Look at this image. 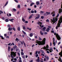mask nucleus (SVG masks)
<instances>
[{"mask_svg": "<svg viewBox=\"0 0 62 62\" xmlns=\"http://www.w3.org/2000/svg\"><path fill=\"white\" fill-rule=\"evenodd\" d=\"M59 16V14L58 13L57 16L55 18H53L52 19H51V20L53 22V24H54V23H55V24H56L57 22V17Z\"/></svg>", "mask_w": 62, "mask_h": 62, "instance_id": "1", "label": "nucleus"}, {"mask_svg": "<svg viewBox=\"0 0 62 62\" xmlns=\"http://www.w3.org/2000/svg\"><path fill=\"white\" fill-rule=\"evenodd\" d=\"M46 40V39L44 38L42 41H39V45H44L45 44Z\"/></svg>", "mask_w": 62, "mask_h": 62, "instance_id": "2", "label": "nucleus"}, {"mask_svg": "<svg viewBox=\"0 0 62 62\" xmlns=\"http://www.w3.org/2000/svg\"><path fill=\"white\" fill-rule=\"evenodd\" d=\"M54 36L56 35V37L57 39L58 40H60L61 39V37L59 36L58 35L57 33H56V32H54Z\"/></svg>", "mask_w": 62, "mask_h": 62, "instance_id": "3", "label": "nucleus"}, {"mask_svg": "<svg viewBox=\"0 0 62 62\" xmlns=\"http://www.w3.org/2000/svg\"><path fill=\"white\" fill-rule=\"evenodd\" d=\"M49 48V46L48 45H47L46 46H45L43 48H42V49H43L44 50H46V51H47V50H49V48Z\"/></svg>", "mask_w": 62, "mask_h": 62, "instance_id": "4", "label": "nucleus"}, {"mask_svg": "<svg viewBox=\"0 0 62 62\" xmlns=\"http://www.w3.org/2000/svg\"><path fill=\"white\" fill-rule=\"evenodd\" d=\"M49 51H50V53H52V51H53V48L52 47H50V49H49Z\"/></svg>", "mask_w": 62, "mask_h": 62, "instance_id": "5", "label": "nucleus"}, {"mask_svg": "<svg viewBox=\"0 0 62 62\" xmlns=\"http://www.w3.org/2000/svg\"><path fill=\"white\" fill-rule=\"evenodd\" d=\"M40 24L41 25H40V26L41 27H44V26L41 25L42 24V23L40 22H39V24Z\"/></svg>", "mask_w": 62, "mask_h": 62, "instance_id": "6", "label": "nucleus"}, {"mask_svg": "<svg viewBox=\"0 0 62 62\" xmlns=\"http://www.w3.org/2000/svg\"><path fill=\"white\" fill-rule=\"evenodd\" d=\"M36 16H38V17H36V18H35V20H37V19H38L39 18V15L37 14L36 15Z\"/></svg>", "mask_w": 62, "mask_h": 62, "instance_id": "7", "label": "nucleus"}, {"mask_svg": "<svg viewBox=\"0 0 62 62\" xmlns=\"http://www.w3.org/2000/svg\"><path fill=\"white\" fill-rule=\"evenodd\" d=\"M59 13H61L62 11V9H59Z\"/></svg>", "mask_w": 62, "mask_h": 62, "instance_id": "8", "label": "nucleus"}, {"mask_svg": "<svg viewBox=\"0 0 62 62\" xmlns=\"http://www.w3.org/2000/svg\"><path fill=\"white\" fill-rule=\"evenodd\" d=\"M33 36V33H31L30 34V36L31 37H32Z\"/></svg>", "mask_w": 62, "mask_h": 62, "instance_id": "9", "label": "nucleus"}, {"mask_svg": "<svg viewBox=\"0 0 62 62\" xmlns=\"http://www.w3.org/2000/svg\"><path fill=\"white\" fill-rule=\"evenodd\" d=\"M0 37L2 39H4V37H3V36H0Z\"/></svg>", "mask_w": 62, "mask_h": 62, "instance_id": "10", "label": "nucleus"}, {"mask_svg": "<svg viewBox=\"0 0 62 62\" xmlns=\"http://www.w3.org/2000/svg\"><path fill=\"white\" fill-rule=\"evenodd\" d=\"M33 5H34V3H31V4L30 6L32 7Z\"/></svg>", "mask_w": 62, "mask_h": 62, "instance_id": "11", "label": "nucleus"}, {"mask_svg": "<svg viewBox=\"0 0 62 62\" xmlns=\"http://www.w3.org/2000/svg\"><path fill=\"white\" fill-rule=\"evenodd\" d=\"M17 48V46H13V47L14 50H15V48L16 49Z\"/></svg>", "mask_w": 62, "mask_h": 62, "instance_id": "12", "label": "nucleus"}, {"mask_svg": "<svg viewBox=\"0 0 62 62\" xmlns=\"http://www.w3.org/2000/svg\"><path fill=\"white\" fill-rule=\"evenodd\" d=\"M22 57L24 59L25 58V55H22Z\"/></svg>", "mask_w": 62, "mask_h": 62, "instance_id": "13", "label": "nucleus"}, {"mask_svg": "<svg viewBox=\"0 0 62 62\" xmlns=\"http://www.w3.org/2000/svg\"><path fill=\"white\" fill-rule=\"evenodd\" d=\"M8 4V1H7V2H6V3L5 4V5L4 7H5V6H6Z\"/></svg>", "mask_w": 62, "mask_h": 62, "instance_id": "14", "label": "nucleus"}, {"mask_svg": "<svg viewBox=\"0 0 62 62\" xmlns=\"http://www.w3.org/2000/svg\"><path fill=\"white\" fill-rule=\"evenodd\" d=\"M36 61L37 62H39V56L38 57V59L36 60Z\"/></svg>", "mask_w": 62, "mask_h": 62, "instance_id": "15", "label": "nucleus"}, {"mask_svg": "<svg viewBox=\"0 0 62 62\" xmlns=\"http://www.w3.org/2000/svg\"><path fill=\"white\" fill-rule=\"evenodd\" d=\"M27 29L28 30H30V31H31V28L30 29L29 28L27 27Z\"/></svg>", "mask_w": 62, "mask_h": 62, "instance_id": "16", "label": "nucleus"}, {"mask_svg": "<svg viewBox=\"0 0 62 62\" xmlns=\"http://www.w3.org/2000/svg\"><path fill=\"white\" fill-rule=\"evenodd\" d=\"M5 21L6 22H8L9 21L8 20V19H6L5 20Z\"/></svg>", "mask_w": 62, "mask_h": 62, "instance_id": "17", "label": "nucleus"}, {"mask_svg": "<svg viewBox=\"0 0 62 62\" xmlns=\"http://www.w3.org/2000/svg\"><path fill=\"white\" fill-rule=\"evenodd\" d=\"M17 30H18V31H20V27H18L17 28Z\"/></svg>", "mask_w": 62, "mask_h": 62, "instance_id": "18", "label": "nucleus"}, {"mask_svg": "<svg viewBox=\"0 0 62 62\" xmlns=\"http://www.w3.org/2000/svg\"><path fill=\"white\" fill-rule=\"evenodd\" d=\"M40 34H41V35H43V33L41 31H40Z\"/></svg>", "mask_w": 62, "mask_h": 62, "instance_id": "19", "label": "nucleus"}, {"mask_svg": "<svg viewBox=\"0 0 62 62\" xmlns=\"http://www.w3.org/2000/svg\"><path fill=\"white\" fill-rule=\"evenodd\" d=\"M44 12V11H40V13L41 14H42V13H43Z\"/></svg>", "mask_w": 62, "mask_h": 62, "instance_id": "20", "label": "nucleus"}, {"mask_svg": "<svg viewBox=\"0 0 62 62\" xmlns=\"http://www.w3.org/2000/svg\"><path fill=\"white\" fill-rule=\"evenodd\" d=\"M36 43H38L39 45V41L38 40H36Z\"/></svg>", "mask_w": 62, "mask_h": 62, "instance_id": "21", "label": "nucleus"}, {"mask_svg": "<svg viewBox=\"0 0 62 62\" xmlns=\"http://www.w3.org/2000/svg\"><path fill=\"white\" fill-rule=\"evenodd\" d=\"M21 54L22 55H24V53L23 52H21Z\"/></svg>", "mask_w": 62, "mask_h": 62, "instance_id": "22", "label": "nucleus"}, {"mask_svg": "<svg viewBox=\"0 0 62 62\" xmlns=\"http://www.w3.org/2000/svg\"><path fill=\"white\" fill-rule=\"evenodd\" d=\"M46 14H47V15H49L50 14V12H46Z\"/></svg>", "mask_w": 62, "mask_h": 62, "instance_id": "23", "label": "nucleus"}, {"mask_svg": "<svg viewBox=\"0 0 62 62\" xmlns=\"http://www.w3.org/2000/svg\"><path fill=\"white\" fill-rule=\"evenodd\" d=\"M45 29H46V28H45V27H44L43 28V31H45Z\"/></svg>", "mask_w": 62, "mask_h": 62, "instance_id": "24", "label": "nucleus"}, {"mask_svg": "<svg viewBox=\"0 0 62 62\" xmlns=\"http://www.w3.org/2000/svg\"><path fill=\"white\" fill-rule=\"evenodd\" d=\"M46 59L47 60H49V57L47 56L46 57Z\"/></svg>", "mask_w": 62, "mask_h": 62, "instance_id": "25", "label": "nucleus"}, {"mask_svg": "<svg viewBox=\"0 0 62 62\" xmlns=\"http://www.w3.org/2000/svg\"><path fill=\"white\" fill-rule=\"evenodd\" d=\"M36 4L37 5H38L39 4V1L36 2Z\"/></svg>", "mask_w": 62, "mask_h": 62, "instance_id": "26", "label": "nucleus"}, {"mask_svg": "<svg viewBox=\"0 0 62 62\" xmlns=\"http://www.w3.org/2000/svg\"><path fill=\"white\" fill-rule=\"evenodd\" d=\"M14 57H15L16 56V53H15L14 52Z\"/></svg>", "mask_w": 62, "mask_h": 62, "instance_id": "27", "label": "nucleus"}, {"mask_svg": "<svg viewBox=\"0 0 62 62\" xmlns=\"http://www.w3.org/2000/svg\"><path fill=\"white\" fill-rule=\"evenodd\" d=\"M44 33L45 35H46L47 34V32H44Z\"/></svg>", "mask_w": 62, "mask_h": 62, "instance_id": "28", "label": "nucleus"}, {"mask_svg": "<svg viewBox=\"0 0 62 62\" xmlns=\"http://www.w3.org/2000/svg\"><path fill=\"white\" fill-rule=\"evenodd\" d=\"M22 32L23 33L24 35H25V34H26V33H25V32H24L23 31H22Z\"/></svg>", "mask_w": 62, "mask_h": 62, "instance_id": "29", "label": "nucleus"}, {"mask_svg": "<svg viewBox=\"0 0 62 62\" xmlns=\"http://www.w3.org/2000/svg\"><path fill=\"white\" fill-rule=\"evenodd\" d=\"M1 13H3V12L1 10H0V14H1Z\"/></svg>", "mask_w": 62, "mask_h": 62, "instance_id": "30", "label": "nucleus"}, {"mask_svg": "<svg viewBox=\"0 0 62 62\" xmlns=\"http://www.w3.org/2000/svg\"><path fill=\"white\" fill-rule=\"evenodd\" d=\"M17 7L18 8H20L21 7V6H20V5H18Z\"/></svg>", "mask_w": 62, "mask_h": 62, "instance_id": "31", "label": "nucleus"}, {"mask_svg": "<svg viewBox=\"0 0 62 62\" xmlns=\"http://www.w3.org/2000/svg\"><path fill=\"white\" fill-rule=\"evenodd\" d=\"M8 30L9 31H11V29L9 27L8 29Z\"/></svg>", "mask_w": 62, "mask_h": 62, "instance_id": "32", "label": "nucleus"}, {"mask_svg": "<svg viewBox=\"0 0 62 62\" xmlns=\"http://www.w3.org/2000/svg\"><path fill=\"white\" fill-rule=\"evenodd\" d=\"M31 13H34V11L33 10H31Z\"/></svg>", "mask_w": 62, "mask_h": 62, "instance_id": "33", "label": "nucleus"}, {"mask_svg": "<svg viewBox=\"0 0 62 62\" xmlns=\"http://www.w3.org/2000/svg\"><path fill=\"white\" fill-rule=\"evenodd\" d=\"M53 44H54V46H55V42H53Z\"/></svg>", "mask_w": 62, "mask_h": 62, "instance_id": "34", "label": "nucleus"}, {"mask_svg": "<svg viewBox=\"0 0 62 62\" xmlns=\"http://www.w3.org/2000/svg\"><path fill=\"white\" fill-rule=\"evenodd\" d=\"M22 20L23 22H25V20H24V19L23 18L22 19Z\"/></svg>", "mask_w": 62, "mask_h": 62, "instance_id": "35", "label": "nucleus"}, {"mask_svg": "<svg viewBox=\"0 0 62 62\" xmlns=\"http://www.w3.org/2000/svg\"><path fill=\"white\" fill-rule=\"evenodd\" d=\"M46 22H49V20L48 19H47L46 20Z\"/></svg>", "mask_w": 62, "mask_h": 62, "instance_id": "36", "label": "nucleus"}, {"mask_svg": "<svg viewBox=\"0 0 62 62\" xmlns=\"http://www.w3.org/2000/svg\"><path fill=\"white\" fill-rule=\"evenodd\" d=\"M14 1L17 3H18V1L17 0H14Z\"/></svg>", "mask_w": 62, "mask_h": 62, "instance_id": "37", "label": "nucleus"}, {"mask_svg": "<svg viewBox=\"0 0 62 62\" xmlns=\"http://www.w3.org/2000/svg\"><path fill=\"white\" fill-rule=\"evenodd\" d=\"M23 29H26V28H25V27L24 26H23Z\"/></svg>", "mask_w": 62, "mask_h": 62, "instance_id": "38", "label": "nucleus"}, {"mask_svg": "<svg viewBox=\"0 0 62 62\" xmlns=\"http://www.w3.org/2000/svg\"><path fill=\"white\" fill-rule=\"evenodd\" d=\"M32 16H30L29 17V19H31V18H32Z\"/></svg>", "mask_w": 62, "mask_h": 62, "instance_id": "39", "label": "nucleus"}, {"mask_svg": "<svg viewBox=\"0 0 62 62\" xmlns=\"http://www.w3.org/2000/svg\"><path fill=\"white\" fill-rule=\"evenodd\" d=\"M13 30H14V31H16V30H15V28L13 27Z\"/></svg>", "mask_w": 62, "mask_h": 62, "instance_id": "40", "label": "nucleus"}, {"mask_svg": "<svg viewBox=\"0 0 62 62\" xmlns=\"http://www.w3.org/2000/svg\"><path fill=\"white\" fill-rule=\"evenodd\" d=\"M13 56V53H11V57Z\"/></svg>", "mask_w": 62, "mask_h": 62, "instance_id": "41", "label": "nucleus"}, {"mask_svg": "<svg viewBox=\"0 0 62 62\" xmlns=\"http://www.w3.org/2000/svg\"><path fill=\"white\" fill-rule=\"evenodd\" d=\"M36 57H38V56H39V55L38 54H36Z\"/></svg>", "mask_w": 62, "mask_h": 62, "instance_id": "42", "label": "nucleus"}, {"mask_svg": "<svg viewBox=\"0 0 62 62\" xmlns=\"http://www.w3.org/2000/svg\"><path fill=\"white\" fill-rule=\"evenodd\" d=\"M23 42L24 43V45L25 46V47H26V45H25V43H24V42L23 41Z\"/></svg>", "mask_w": 62, "mask_h": 62, "instance_id": "43", "label": "nucleus"}, {"mask_svg": "<svg viewBox=\"0 0 62 62\" xmlns=\"http://www.w3.org/2000/svg\"><path fill=\"white\" fill-rule=\"evenodd\" d=\"M41 52L42 53H44V51L42 50H41Z\"/></svg>", "mask_w": 62, "mask_h": 62, "instance_id": "44", "label": "nucleus"}, {"mask_svg": "<svg viewBox=\"0 0 62 62\" xmlns=\"http://www.w3.org/2000/svg\"><path fill=\"white\" fill-rule=\"evenodd\" d=\"M58 60H59V61H60L61 59V58L60 57H59V59H58Z\"/></svg>", "mask_w": 62, "mask_h": 62, "instance_id": "45", "label": "nucleus"}, {"mask_svg": "<svg viewBox=\"0 0 62 62\" xmlns=\"http://www.w3.org/2000/svg\"><path fill=\"white\" fill-rule=\"evenodd\" d=\"M8 27H10L11 26L9 25V24H8Z\"/></svg>", "mask_w": 62, "mask_h": 62, "instance_id": "46", "label": "nucleus"}, {"mask_svg": "<svg viewBox=\"0 0 62 62\" xmlns=\"http://www.w3.org/2000/svg\"><path fill=\"white\" fill-rule=\"evenodd\" d=\"M39 40H42V39L40 37H39Z\"/></svg>", "mask_w": 62, "mask_h": 62, "instance_id": "47", "label": "nucleus"}, {"mask_svg": "<svg viewBox=\"0 0 62 62\" xmlns=\"http://www.w3.org/2000/svg\"><path fill=\"white\" fill-rule=\"evenodd\" d=\"M10 47L9 46H8V49L10 50Z\"/></svg>", "mask_w": 62, "mask_h": 62, "instance_id": "48", "label": "nucleus"}, {"mask_svg": "<svg viewBox=\"0 0 62 62\" xmlns=\"http://www.w3.org/2000/svg\"><path fill=\"white\" fill-rule=\"evenodd\" d=\"M52 42H50V46H52Z\"/></svg>", "mask_w": 62, "mask_h": 62, "instance_id": "49", "label": "nucleus"}, {"mask_svg": "<svg viewBox=\"0 0 62 62\" xmlns=\"http://www.w3.org/2000/svg\"><path fill=\"white\" fill-rule=\"evenodd\" d=\"M28 10H29V11H30V10H31V8H28Z\"/></svg>", "mask_w": 62, "mask_h": 62, "instance_id": "50", "label": "nucleus"}, {"mask_svg": "<svg viewBox=\"0 0 62 62\" xmlns=\"http://www.w3.org/2000/svg\"><path fill=\"white\" fill-rule=\"evenodd\" d=\"M41 18L42 19H43L44 18V16H41Z\"/></svg>", "mask_w": 62, "mask_h": 62, "instance_id": "51", "label": "nucleus"}, {"mask_svg": "<svg viewBox=\"0 0 62 62\" xmlns=\"http://www.w3.org/2000/svg\"><path fill=\"white\" fill-rule=\"evenodd\" d=\"M51 32L53 33H54V31L52 30L51 31Z\"/></svg>", "mask_w": 62, "mask_h": 62, "instance_id": "52", "label": "nucleus"}, {"mask_svg": "<svg viewBox=\"0 0 62 62\" xmlns=\"http://www.w3.org/2000/svg\"><path fill=\"white\" fill-rule=\"evenodd\" d=\"M17 54L18 55V56H20V53H17Z\"/></svg>", "mask_w": 62, "mask_h": 62, "instance_id": "53", "label": "nucleus"}, {"mask_svg": "<svg viewBox=\"0 0 62 62\" xmlns=\"http://www.w3.org/2000/svg\"><path fill=\"white\" fill-rule=\"evenodd\" d=\"M13 10H14V11H16V10L15 8H14L13 9Z\"/></svg>", "mask_w": 62, "mask_h": 62, "instance_id": "54", "label": "nucleus"}, {"mask_svg": "<svg viewBox=\"0 0 62 62\" xmlns=\"http://www.w3.org/2000/svg\"><path fill=\"white\" fill-rule=\"evenodd\" d=\"M51 14L52 15L54 14V12H52L51 13Z\"/></svg>", "mask_w": 62, "mask_h": 62, "instance_id": "55", "label": "nucleus"}, {"mask_svg": "<svg viewBox=\"0 0 62 62\" xmlns=\"http://www.w3.org/2000/svg\"><path fill=\"white\" fill-rule=\"evenodd\" d=\"M14 60H15V61H17V59L16 58H15L14 59Z\"/></svg>", "mask_w": 62, "mask_h": 62, "instance_id": "56", "label": "nucleus"}, {"mask_svg": "<svg viewBox=\"0 0 62 62\" xmlns=\"http://www.w3.org/2000/svg\"><path fill=\"white\" fill-rule=\"evenodd\" d=\"M25 23H28V22L27 21H25Z\"/></svg>", "mask_w": 62, "mask_h": 62, "instance_id": "57", "label": "nucleus"}, {"mask_svg": "<svg viewBox=\"0 0 62 62\" xmlns=\"http://www.w3.org/2000/svg\"><path fill=\"white\" fill-rule=\"evenodd\" d=\"M47 61V60H46V58H44V61Z\"/></svg>", "mask_w": 62, "mask_h": 62, "instance_id": "58", "label": "nucleus"}, {"mask_svg": "<svg viewBox=\"0 0 62 62\" xmlns=\"http://www.w3.org/2000/svg\"><path fill=\"white\" fill-rule=\"evenodd\" d=\"M13 48H12L11 49V52H12V51H13Z\"/></svg>", "mask_w": 62, "mask_h": 62, "instance_id": "59", "label": "nucleus"}, {"mask_svg": "<svg viewBox=\"0 0 62 62\" xmlns=\"http://www.w3.org/2000/svg\"><path fill=\"white\" fill-rule=\"evenodd\" d=\"M2 20H5V18L3 17H2Z\"/></svg>", "mask_w": 62, "mask_h": 62, "instance_id": "60", "label": "nucleus"}, {"mask_svg": "<svg viewBox=\"0 0 62 62\" xmlns=\"http://www.w3.org/2000/svg\"><path fill=\"white\" fill-rule=\"evenodd\" d=\"M41 62H43V59H41Z\"/></svg>", "mask_w": 62, "mask_h": 62, "instance_id": "61", "label": "nucleus"}, {"mask_svg": "<svg viewBox=\"0 0 62 62\" xmlns=\"http://www.w3.org/2000/svg\"><path fill=\"white\" fill-rule=\"evenodd\" d=\"M38 51H37L36 52V53H35V54H38Z\"/></svg>", "mask_w": 62, "mask_h": 62, "instance_id": "62", "label": "nucleus"}, {"mask_svg": "<svg viewBox=\"0 0 62 62\" xmlns=\"http://www.w3.org/2000/svg\"><path fill=\"white\" fill-rule=\"evenodd\" d=\"M41 55L42 56H44V54H42Z\"/></svg>", "mask_w": 62, "mask_h": 62, "instance_id": "63", "label": "nucleus"}, {"mask_svg": "<svg viewBox=\"0 0 62 62\" xmlns=\"http://www.w3.org/2000/svg\"><path fill=\"white\" fill-rule=\"evenodd\" d=\"M19 62H22V61L21 60H20L19 61Z\"/></svg>", "mask_w": 62, "mask_h": 62, "instance_id": "64", "label": "nucleus"}]
</instances>
